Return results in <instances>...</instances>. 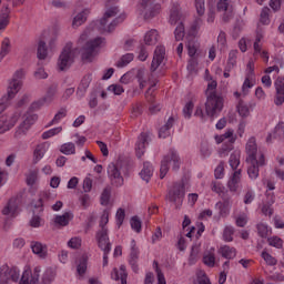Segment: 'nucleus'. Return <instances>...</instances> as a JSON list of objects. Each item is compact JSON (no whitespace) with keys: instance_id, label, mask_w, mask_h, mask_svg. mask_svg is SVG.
Masks as SVG:
<instances>
[{"instance_id":"obj_38","label":"nucleus","mask_w":284,"mask_h":284,"mask_svg":"<svg viewBox=\"0 0 284 284\" xmlns=\"http://www.w3.org/2000/svg\"><path fill=\"white\" fill-rule=\"evenodd\" d=\"M60 152L62 154H65L67 156L70 154H75L77 152V146L72 142H68L61 145Z\"/></svg>"},{"instance_id":"obj_36","label":"nucleus","mask_w":284,"mask_h":284,"mask_svg":"<svg viewBox=\"0 0 284 284\" xmlns=\"http://www.w3.org/2000/svg\"><path fill=\"white\" fill-rule=\"evenodd\" d=\"M10 54V38H4L0 50V62Z\"/></svg>"},{"instance_id":"obj_42","label":"nucleus","mask_w":284,"mask_h":284,"mask_svg":"<svg viewBox=\"0 0 284 284\" xmlns=\"http://www.w3.org/2000/svg\"><path fill=\"white\" fill-rule=\"evenodd\" d=\"M175 41H183L185 37V26L180 22L174 31Z\"/></svg>"},{"instance_id":"obj_25","label":"nucleus","mask_w":284,"mask_h":284,"mask_svg":"<svg viewBox=\"0 0 284 284\" xmlns=\"http://www.w3.org/2000/svg\"><path fill=\"white\" fill-rule=\"evenodd\" d=\"M239 183H241V170L233 173L227 182V187L231 192H236L239 190Z\"/></svg>"},{"instance_id":"obj_10","label":"nucleus","mask_w":284,"mask_h":284,"mask_svg":"<svg viewBox=\"0 0 284 284\" xmlns=\"http://www.w3.org/2000/svg\"><path fill=\"white\" fill-rule=\"evenodd\" d=\"M20 274L19 268L10 267L8 264H3L0 266V284H8L10 281L13 283L19 282Z\"/></svg>"},{"instance_id":"obj_24","label":"nucleus","mask_w":284,"mask_h":284,"mask_svg":"<svg viewBox=\"0 0 284 284\" xmlns=\"http://www.w3.org/2000/svg\"><path fill=\"white\" fill-rule=\"evenodd\" d=\"M10 23V8L4 6L0 11V30H6Z\"/></svg>"},{"instance_id":"obj_9","label":"nucleus","mask_w":284,"mask_h":284,"mask_svg":"<svg viewBox=\"0 0 284 284\" xmlns=\"http://www.w3.org/2000/svg\"><path fill=\"white\" fill-rule=\"evenodd\" d=\"M101 43H103L102 38H95L88 41L82 48V61H88L89 63L92 62V59H94L99 52Z\"/></svg>"},{"instance_id":"obj_28","label":"nucleus","mask_w":284,"mask_h":284,"mask_svg":"<svg viewBox=\"0 0 284 284\" xmlns=\"http://www.w3.org/2000/svg\"><path fill=\"white\" fill-rule=\"evenodd\" d=\"M150 90H152V87H150L145 92V99L151 103L149 108L151 114H156V112H161V105L154 102V97L150 95Z\"/></svg>"},{"instance_id":"obj_64","label":"nucleus","mask_w":284,"mask_h":284,"mask_svg":"<svg viewBox=\"0 0 284 284\" xmlns=\"http://www.w3.org/2000/svg\"><path fill=\"white\" fill-rule=\"evenodd\" d=\"M69 247H71L72 250H79V247H81V239L79 237H72L69 242H68Z\"/></svg>"},{"instance_id":"obj_47","label":"nucleus","mask_w":284,"mask_h":284,"mask_svg":"<svg viewBox=\"0 0 284 284\" xmlns=\"http://www.w3.org/2000/svg\"><path fill=\"white\" fill-rule=\"evenodd\" d=\"M203 263L204 265H207V267H214L216 263V257L214 256V253H207L203 256Z\"/></svg>"},{"instance_id":"obj_59","label":"nucleus","mask_w":284,"mask_h":284,"mask_svg":"<svg viewBox=\"0 0 284 284\" xmlns=\"http://www.w3.org/2000/svg\"><path fill=\"white\" fill-rule=\"evenodd\" d=\"M109 92H113V94L120 95L125 92V90L120 84H111L108 88Z\"/></svg>"},{"instance_id":"obj_11","label":"nucleus","mask_w":284,"mask_h":284,"mask_svg":"<svg viewBox=\"0 0 284 284\" xmlns=\"http://www.w3.org/2000/svg\"><path fill=\"white\" fill-rule=\"evenodd\" d=\"M216 8L217 12H222L223 23H230L234 19V7L230 4V0H219Z\"/></svg>"},{"instance_id":"obj_3","label":"nucleus","mask_w":284,"mask_h":284,"mask_svg":"<svg viewBox=\"0 0 284 284\" xmlns=\"http://www.w3.org/2000/svg\"><path fill=\"white\" fill-rule=\"evenodd\" d=\"M185 199V182H174L168 187V193L165 195V201L169 203H174L175 207H181L183 205V200Z\"/></svg>"},{"instance_id":"obj_4","label":"nucleus","mask_w":284,"mask_h":284,"mask_svg":"<svg viewBox=\"0 0 284 284\" xmlns=\"http://www.w3.org/2000/svg\"><path fill=\"white\" fill-rule=\"evenodd\" d=\"M225 103V100L219 95L216 92H211L206 97L205 102V112L207 116L211 119H214V116H219L221 112H223V105Z\"/></svg>"},{"instance_id":"obj_50","label":"nucleus","mask_w":284,"mask_h":284,"mask_svg":"<svg viewBox=\"0 0 284 284\" xmlns=\"http://www.w3.org/2000/svg\"><path fill=\"white\" fill-rule=\"evenodd\" d=\"M106 223H110V212H108V210H104L100 219V230H108V227H105Z\"/></svg>"},{"instance_id":"obj_1","label":"nucleus","mask_w":284,"mask_h":284,"mask_svg":"<svg viewBox=\"0 0 284 284\" xmlns=\"http://www.w3.org/2000/svg\"><path fill=\"white\" fill-rule=\"evenodd\" d=\"M57 278V271L52 267L41 270V266L27 268L20 278V284H53Z\"/></svg>"},{"instance_id":"obj_5","label":"nucleus","mask_w":284,"mask_h":284,"mask_svg":"<svg viewBox=\"0 0 284 284\" xmlns=\"http://www.w3.org/2000/svg\"><path fill=\"white\" fill-rule=\"evenodd\" d=\"M170 163L173 164L172 170L174 172H179V169L181 168V158H179V154H176V151L170 150L166 155L161 161L160 166V179H165L168 172H170Z\"/></svg>"},{"instance_id":"obj_31","label":"nucleus","mask_w":284,"mask_h":284,"mask_svg":"<svg viewBox=\"0 0 284 284\" xmlns=\"http://www.w3.org/2000/svg\"><path fill=\"white\" fill-rule=\"evenodd\" d=\"M181 21V12L179 11V3H173L170 14V23L171 26H176Z\"/></svg>"},{"instance_id":"obj_30","label":"nucleus","mask_w":284,"mask_h":284,"mask_svg":"<svg viewBox=\"0 0 284 284\" xmlns=\"http://www.w3.org/2000/svg\"><path fill=\"white\" fill-rule=\"evenodd\" d=\"M173 126H174V118L171 116L169 118L166 123L160 129L159 131L160 139H166L168 136H170V130Z\"/></svg>"},{"instance_id":"obj_45","label":"nucleus","mask_w":284,"mask_h":284,"mask_svg":"<svg viewBox=\"0 0 284 284\" xmlns=\"http://www.w3.org/2000/svg\"><path fill=\"white\" fill-rule=\"evenodd\" d=\"M65 116H68V110L65 109H60L58 111V113L54 115V118L51 120V122L49 123V125H55V123H59V121H61V119H65Z\"/></svg>"},{"instance_id":"obj_56","label":"nucleus","mask_w":284,"mask_h":284,"mask_svg":"<svg viewBox=\"0 0 284 284\" xmlns=\"http://www.w3.org/2000/svg\"><path fill=\"white\" fill-rule=\"evenodd\" d=\"M257 234L262 239H267V234H270V230L267 229V225L263 223L257 224Z\"/></svg>"},{"instance_id":"obj_22","label":"nucleus","mask_w":284,"mask_h":284,"mask_svg":"<svg viewBox=\"0 0 284 284\" xmlns=\"http://www.w3.org/2000/svg\"><path fill=\"white\" fill-rule=\"evenodd\" d=\"M31 250L40 258L48 256V246L41 242H31Z\"/></svg>"},{"instance_id":"obj_55","label":"nucleus","mask_w":284,"mask_h":284,"mask_svg":"<svg viewBox=\"0 0 284 284\" xmlns=\"http://www.w3.org/2000/svg\"><path fill=\"white\" fill-rule=\"evenodd\" d=\"M262 258L265 261L267 265H276L277 261L274 256H272L267 251L262 252Z\"/></svg>"},{"instance_id":"obj_37","label":"nucleus","mask_w":284,"mask_h":284,"mask_svg":"<svg viewBox=\"0 0 284 284\" xmlns=\"http://www.w3.org/2000/svg\"><path fill=\"white\" fill-rule=\"evenodd\" d=\"M200 154L202 159H210V156H212V149H210V143L206 141L201 142Z\"/></svg>"},{"instance_id":"obj_60","label":"nucleus","mask_w":284,"mask_h":284,"mask_svg":"<svg viewBox=\"0 0 284 284\" xmlns=\"http://www.w3.org/2000/svg\"><path fill=\"white\" fill-rule=\"evenodd\" d=\"M38 176H39V171H30L29 175L27 176V184L34 185V183H37Z\"/></svg>"},{"instance_id":"obj_41","label":"nucleus","mask_w":284,"mask_h":284,"mask_svg":"<svg viewBox=\"0 0 284 284\" xmlns=\"http://www.w3.org/2000/svg\"><path fill=\"white\" fill-rule=\"evenodd\" d=\"M230 166L232 170H236L239 165H241V153L240 152H233L229 160Z\"/></svg>"},{"instance_id":"obj_52","label":"nucleus","mask_w":284,"mask_h":284,"mask_svg":"<svg viewBox=\"0 0 284 284\" xmlns=\"http://www.w3.org/2000/svg\"><path fill=\"white\" fill-rule=\"evenodd\" d=\"M239 54V50H231L229 53L227 67L234 68L236 65V55Z\"/></svg>"},{"instance_id":"obj_29","label":"nucleus","mask_w":284,"mask_h":284,"mask_svg":"<svg viewBox=\"0 0 284 284\" xmlns=\"http://www.w3.org/2000/svg\"><path fill=\"white\" fill-rule=\"evenodd\" d=\"M145 45H156L159 43V31L152 29L144 36Z\"/></svg>"},{"instance_id":"obj_40","label":"nucleus","mask_w":284,"mask_h":284,"mask_svg":"<svg viewBox=\"0 0 284 284\" xmlns=\"http://www.w3.org/2000/svg\"><path fill=\"white\" fill-rule=\"evenodd\" d=\"M87 20H88V13L85 11H82L73 18L72 26L74 28H79V26H83V22Z\"/></svg>"},{"instance_id":"obj_19","label":"nucleus","mask_w":284,"mask_h":284,"mask_svg":"<svg viewBox=\"0 0 284 284\" xmlns=\"http://www.w3.org/2000/svg\"><path fill=\"white\" fill-rule=\"evenodd\" d=\"M149 139L150 136L148 135V133L140 134L139 140L135 144V152H136L138 159H141V156L145 154V145H148Z\"/></svg>"},{"instance_id":"obj_2","label":"nucleus","mask_w":284,"mask_h":284,"mask_svg":"<svg viewBox=\"0 0 284 284\" xmlns=\"http://www.w3.org/2000/svg\"><path fill=\"white\" fill-rule=\"evenodd\" d=\"M118 1L119 0H106V10L103 18L100 20V30L102 32H113L114 28H116L119 23H123V21H125V14H120L119 17H116V14L121 12V10H119V8L114 6V3H118ZM112 17L116 18L108 24V21L112 19Z\"/></svg>"},{"instance_id":"obj_61","label":"nucleus","mask_w":284,"mask_h":284,"mask_svg":"<svg viewBox=\"0 0 284 284\" xmlns=\"http://www.w3.org/2000/svg\"><path fill=\"white\" fill-rule=\"evenodd\" d=\"M118 227H121L123 225V221H125V210L119 209L115 215Z\"/></svg>"},{"instance_id":"obj_43","label":"nucleus","mask_w":284,"mask_h":284,"mask_svg":"<svg viewBox=\"0 0 284 284\" xmlns=\"http://www.w3.org/2000/svg\"><path fill=\"white\" fill-rule=\"evenodd\" d=\"M237 112H239L240 116H242L244 119L250 116V108L243 101L239 102V104H237Z\"/></svg>"},{"instance_id":"obj_7","label":"nucleus","mask_w":284,"mask_h":284,"mask_svg":"<svg viewBox=\"0 0 284 284\" xmlns=\"http://www.w3.org/2000/svg\"><path fill=\"white\" fill-rule=\"evenodd\" d=\"M123 170V161L118 160L116 162H111L108 165L106 172L110 179L111 185L114 187H121L123 185L124 180L121 171Z\"/></svg>"},{"instance_id":"obj_58","label":"nucleus","mask_w":284,"mask_h":284,"mask_svg":"<svg viewBox=\"0 0 284 284\" xmlns=\"http://www.w3.org/2000/svg\"><path fill=\"white\" fill-rule=\"evenodd\" d=\"M224 172H225V163L220 162V164L216 166V169L214 171L215 179H223Z\"/></svg>"},{"instance_id":"obj_27","label":"nucleus","mask_w":284,"mask_h":284,"mask_svg":"<svg viewBox=\"0 0 284 284\" xmlns=\"http://www.w3.org/2000/svg\"><path fill=\"white\" fill-rule=\"evenodd\" d=\"M72 219H74V215L72 214V212H65L62 215L55 216L54 223H57V225H61L62 227H65L67 225L70 224V221H72Z\"/></svg>"},{"instance_id":"obj_62","label":"nucleus","mask_w":284,"mask_h":284,"mask_svg":"<svg viewBox=\"0 0 284 284\" xmlns=\"http://www.w3.org/2000/svg\"><path fill=\"white\" fill-rule=\"evenodd\" d=\"M154 265H155V272L158 274V283L159 284H166L165 275H163V272H161V268H159V262L154 261Z\"/></svg>"},{"instance_id":"obj_21","label":"nucleus","mask_w":284,"mask_h":284,"mask_svg":"<svg viewBox=\"0 0 284 284\" xmlns=\"http://www.w3.org/2000/svg\"><path fill=\"white\" fill-rule=\"evenodd\" d=\"M21 80H12L9 83L8 91L4 97H7L11 101V99H14V97H17L19 90H21Z\"/></svg>"},{"instance_id":"obj_15","label":"nucleus","mask_w":284,"mask_h":284,"mask_svg":"<svg viewBox=\"0 0 284 284\" xmlns=\"http://www.w3.org/2000/svg\"><path fill=\"white\" fill-rule=\"evenodd\" d=\"M246 161H258L261 158V154L258 153V146L256 145V138H250L248 141L246 142Z\"/></svg>"},{"instance_id":"obj_13","label":"nucleus","mask_w":284,"mask_h":284,"mask_svg":"<svg viewBox=\"0 0 284 284\" xmlns=\"http://www.w3.org/2000/svg\"><path fill=\"white\" fill-rule=\"evenodd\" d=\"M95 239L98 242V247H100L103 253H110L112 251V244L110 243V237L108 236V229L98 231Z\"/></svg>"},{"instance_id":"obj_32","label":"nucleus","mask_w":284,"mask_h":284,"mask_svg":"<svg viewBox=\"0 0 284 284\" xmlns=\"http://www.w3.org/2000/svg\"><path fill=\"white\" fill-rule=\"evenodd\" d=\"M220 254H222L223 258H227L230 261L232 258H236V248L224 245L221 246Z\"/></svg>"},{"instance_id":"obj_51","label":"nucleus","mask_w":284,"mask_h":284,"mask_svg":"<svg viewBox=\"0 0 284 284\" xmlns=\"http://www.w3.org/2000/svg\"><path fill=\"white\" fill-rule=\"evenodd\" d=\"M110 196H112V191L106 187L101 194V205H108L110 203Z\"/></svg>"},{"instance_id":"obj_16","label":"nucleus","mask_w":284,"mask_h":284,"mask_svg":"<svg viewBox=\"0 0 284 284\" xmlns=\"http://www.w3.org/2000/svg\"><path fill=\"white\" fill-rule=\"evenodd\" d=\"M163 59H165V47L159 45L156 47L153 55V60L151 63V72H156L161 63H163Z\"/></svg>"},{"instance_id":"obj_12","label":"nucleus","mask_w":284,"mask_h":284,"mask_svg":"<svg viewBox=\"0 0 284 284\" xmlns=\"http://www.w3.org/2000/svg\"><path fill=\"white\" fill-rule=\"evenodd\" d=\"M19 119H21V113L16 112L12 115H1L0 116V134H3L4 132H8V130H12L14 125L19 122Z\"/></svg>"},{"instance_id":"obj_14","label":"nucleus","mask_w":284,"mask_h":284,"mask_svg":"<svg viewBox=\"0 0 284 284\" xmlns=\"http://www.w3.org/2000/svg\"><path fill=\"white\" fill-rule=\"evenodd\" d=\"M247 163V174L254 181L258 179V168H263L265 165V155L260 154L258 160L246 161Z\"/></svg>"},{"instance_id":"obj_63","label":"nucleus","mask_w":284,"mask_h":284,"mask_svg":"<svg viewBox=\"0 0 284 284\" xmlns=\"http://www.w3.org/2000/svg\"><path fill=\"white\" fill-rule=\"evenodd\" d=\"M196 256H199V244H195L191 248V255H190V264L193 265L196 261Z\"/></svg>"},{"instance_id":"obj_33","label":"nucleus","mask_w":284,"mask_h":284,"mask_svg":"<svg viewBox=\"0 0 284 284\" xmlns=\"http://www.w3.org/2000/svg\"><path fill=\"white\" fill-rule=\"evenodd\" d=\"M17 201L14 200H9L8 204L4 206V209L2 210V214L4 216L11 215V216H16L17 214Z\"/></svg>"},{"instance_id":"obj_26","label":"nucleus","mask_w":284,"mask_h":284,"mask_svg":"<svg viewBox=\"0 0 284 284\" xmlns=\"http://www.w3.org/2000/svg\"><path fill=\"white\" fill-rule=\"evenodd\" d=\"M153 172L154 168H152V164H150V162H144L143 169L140 172L142 181H145V183H150V179H152Z\"/></svg>"},{"instance_id":"obj_34","label":"nucleus","mask_w":284,"mask_h":284,"mask_svg":"<svg viewBox=\"0 0 284 284\" xmlns=\"http://www.w3.org/2000/svg\"><path fill=\"white\" fill-rule=\"evenodd\" d=\"M37 57L40 61H44L48 59V47L45 45V41L40 40L38 43Z\"/></svg>"},{"instance_id":"obj_53","label":"nucleus","mask_w":284,"mask_h":284,"mask_svg":"<svg viewBox=\"0 0 284 284\" xmlns=\"http://www.w3.org/2000/svg\"><path fill=\"white\" fill-rule=\"evenodd\" d=\"M63 130V128L61 126H58V128H54V129H50L49 131L42 133V139H50L52 136H55V134H59L61 133Z\"/></svg>"},{"instance_id":"obj_49","label":"nucleus","mask_w":284,"mask_h":284,"mask_svg":"<svg viewBox=\"0 0 284 284\" xmlns=\"http://www.w3.org/2000/svg\"><path fill=\"white\" fill-rule=\"evenodd\" d=\"M194 110V102L189 101L184 108H183V115L184 119H191L192 118V111Z\"/></svg>"},{"instance_id":"obj_18","label":"nucleus","mask_w":284,"mask_h":284,"mask_svg":"<svg viewBox=\"0 0 284 284\" xmlns=\"http://www.w3.org/2000/svg\"><path fill=\"white\" fill-rule=\"evenodd\" d=\"M276 90L275 105H283L284 103V78H277L274 82Z\"/></svg>"},{"instance_id":"obj_6","label":"nucleus","mask_w":284,"mask_h":284,"mask_svg":"<svg viewBox=\"0 0 284 284\" xmlns=\"http://www.w3.org/2000/svg\"><path fill=\"white\" fill-rule=\"evenodd\" d=\"M37 119H39V115L27 112L22 116V122L17 126L13 139H16L17 141H19V139H23V136H26L28 132H30L32 125L37 123Z\"/></svg>"},{"instance_id":"obj_17","label":"nucleus","mask_w":284,"mask_h":284,"mask_svg":"<svg viewBox=\"0 0 284 284\" xmlns=\"http://www.w3.org/2000/svg\"><path fill=\"white\" fill-rule=\"evenodd\" d=\"M129 263L135 274L139 273V247H136V241H131V253Z\"/></svg>"},{"instance_id":"obj_20","label":"nucleus","mask_w":284,"mask_h":284,"mask_svg":"<svg viewBox=\"0 0 284 284\" xmlns=\"http://www.w3.org/2000/svg\"><path fill=\"white\" fill-rule=\"evenodd\" d=\"M186 48L189 57H199L201 43H199V40L196 38H189Z\"/></svg>"},{"instance_id":"obj_44","label":"nucleus","mask_w":284,"mask_h":284,"mask_svg":"<svg viewBox=\"0 0 284 284\" xmlns=\"http://www.w3.org/2000/svg\"><path fill=\"white\" fill-rule=\"evenodd\" d=\"M234 227L232 226H226L223 231V240L226 243H232V241H234Z\"/></svg>"},{"instance_id":"obj_39","label":"nucleus","mask_w":284,"mask_h":284,"mask_svg":"<svg viewBox=\"0 0 284 284\" xmlns=\"http://www.w3.org/2000/svg\"><path fill=\"white\" fill-rule=\"evenodd\" d=\"M132 61H134V54L126 53L116 62V68H125V65L132 63Z\"/></svg>"},{"instance_id":"obj_8","label":"nucleus","mask_w":284,"mask_h":284,"mask_svg":"<svg viewBox=\"0 0 284 284\" xmlns=\"http://www.w3.org/2000/svg\"><path fill=\"white\" fill-rule=\"evenodd\" d=\"M72 63H74V50H72V43H67L59 55L58 70L65 72V70H70Z\"/></svg>"},{"instance_id":"obj_57","label":"nucleus","mask_w":284,"mask_h":284,"mask_svg":"<svg viewBox=\"0 0 284 284\" xmlns=\"http://www.w3.org/2000/svg\"><path fill=\"white\" fill-rule=\"evenodd\" d=\"M132 230L138 234L141 232V220L139 216H133L130 221Z\"/></svg>"},{"instance_id":"obj_46","label":"nucleus","mask_w":284,"mask_h":284,"mask_svg":"<svg viewBox=\"0 0 284 284\" xmlns=\"http://www.w3.org/2000/svg\"><path fill=\"white\" fill-rule=\"evenodd\" d=\"M260 21L263 23V26L270 24V8L264 7L260 14Z\"/></svg>"},{"instance_id":"obj_48","label":"nucleus","mask_w":284,"mask_h":284,"mask_svg":"<svg viewBox=\"0 0 284 284\" xmlns=\"http://www.w3.org/2000/svg\"><path fill=\"white\" fill-rule=\"evenodd\" d=\"M284 136V122H280L273 132V139H283Z\"/></svg>"},{"instance_id":"obj_35","label":"nucleus","mask_w":284,"mask_h":284,"mask_svg":"<svg viewBox=\"0 0 284 284\" xmlns=\"http://www.w3.org/2000/svg\"><path fill=\"white\" fill-rule=\"evenodd\" d=\"M79 276H83L88 272V255H82L77 265Z\"/></svg>"},{"instance_id":"obj_23","label":"nucleus","mask_w":284,"mask_h":284,"mask_svg":"<svg viewBox=\"0 0 284 284\" xmlns=\"http://www.w3.org/2000/svg\"><path fill=\"white\" fill-rule=\"evenodd\" d=\"M48 152V144L41 143L38 144L33 151V163L37 165L45 156V153Z\"/></svg>"},{"instance_id":"obj_54","label":"nucleus","mask_w":284,"mask_h":284,"mask_svg":"<svg viewBox=\"0 0 284 284\" xmlns=\"http://www.w3.org/2000/svg\"><path fill=\"white\" fill-rule=\"evenodd\" d=\"M195 8L199 17H203L205 14V0H195Z\"/></svg>"}]
</instances>
